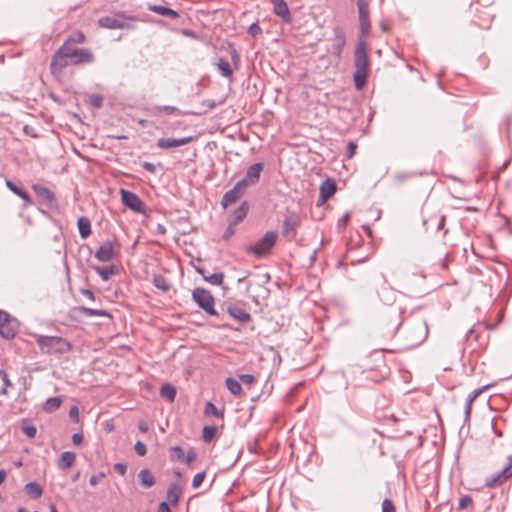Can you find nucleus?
<instances>
[{
    "label": "nucleus",
    "instance_id": "f257e3e1",
    "mask_svg": "<svg viewBox=\"0 0 512 512\" xmlns=\"http://www.w3.org/2000/svg\"><path fill=\"white\" fill-rule=\"evenodd\" d=\"M354 66V85L357 90H361L366 84L369 72V59L366 51V42L364 39H360L357 43L354 54Z\"/></svg>",
    "mask_w": 512,
    "mask_h": 512
},
{
    "label": "nucleus",
    "instance_id": "f03ea898",
    "mask_svg": "<svg viewBox=\"0 0 512 512\" xmlns=\"http://www.w3.org/2000/svg\"><path fill=\"white\" fill-rule=\"evenodd\" d=\"M36 343L44 354H65L72 348L69 341L58 336L39 335Z\"/></svg>",
    "mask_w": 512,
    "mask_h": 512
},
{
    "label": "nucleus",
    "instance_id": "7ed1b4c3",
    "mask_svg": "<svg viewBox=\"0 0 512 512\" xmlns=\"http://www.w3.org/2000/svg\"><path fill=\"white\" fill-rule=\"evenodd\" d=\"M139 18L133 15H126L123 12L114 15L104 16L99 19V25L106 29H127L134 30L137 27Z\"/></svg>",
    "mask_w": 512,
    "mask_h": 512
},
{
    "label": "nucleus",
    "instance_id": "20e7f679",
    "mask_svg": "<svg viewBox=\"0 0 512 512\" xmlns=\"http://www.w3.org/2000/svg\"><path fill=\"white\" fill-rule=\"evenodd\" d=\"M277 238L278 235L276 232L268 231L254 245H249L246 251L257 257H262L272 249Z\"/></svg>",
    "mask_w": 512,
    "mask_h": 512
},
{
    "label": "nucleus",
    "instance_id": "39448f33",
    "mask_svg": "<svg viewBox=\"0 0 512 512\" xmlns=\"http://www.w3.org/2000/svg\"><path fill=\"white\" fill-rule=\"evenodd\" d=\"M61 53L66 58H72L75 64L92 63L94 61V55L89 49L73 48L68 42L61 46Z\"/></svg>",
    "mask_w": 512,
    "mask_h": 512
},
{
    "label": "nucleus",
    "instance_id": "423d86ee",
    "mask_svg": "<svg viewBox=\"0 0 512 512\" xmlns=\"http://www.w3.org/2000/svg\"><path fill=\"white\" fill-rule=\"evenodd\" d=\"M192 299L195 303L209 315H217L214 308V297L212 294L203 288H196L192 292Z\"/></svg>",
    "mask_w": 512,
    "mask_h": 512
},
{
    "label": "nucleus",
    "instance_id": "0eeeda50",
    "mask_svg": "<svg viewBox=\"0 0 512 512\" xmlns=\"http://www.w3.org/2000/svg\"><path fill=\"white\" fill-rule=\"evenodd\" d=\"M17 321L7 312L0 310V335L5 339H12L17 333Z\"/></svg>",
    "mask_w": 512,
    "mask_h": 512
},
{
    "label": "nucleus",
    "instance_id": "6e6552de",
    "mask_svg": "<svg viewBox=\"0 0 512 512\" xmlns=\"http://www.w3.org/2000/svg\"><path fill=\"white\" fill-rule=\"evenodd\" d=\"M511 477H512V456H509L507 458V464L504 466V468L501 471L487 477L485 480V485L489 488H493V487L507 481Z\"/></svg>",
    "mask_w": 512,
    "mask_h": 512
},
{
    "label": "nucleus",
    "instance_id": "1a4fd4ad",
    "mask_svg": "<svg viewBox=\"0 0 512 512\" xmlns=\"http://www.w3.org/2000/svg\"><path fill=\"white\" fill-rule=\"evenodd\" d=\"M301 224V217L296 212L288 213L282 223V235L289 239L296 236V230Z\"/></svg>",
    "mask_w": 512,
    "mask_h": 512
},
{
    "label": "nucleus",
    "instance_id": "9d476101",
    "mask_svg": "<svg viewBox=\"0 0 512 512\" xmlns=\"http://www.w3.org/2000/svg\"><path fill=\"white\" fill-rule=\"evenodd\" d=\"M120 195L121 201L126 207L137 213L145 212L144 203L137 194L122 188Z\"/></svg>",
    "mask_w": 512,
    "mask_h": 512
},
{
    "label": "nucleus",
    "instance_id": "9b49d317",
    "mask_svg": "<svg viewBox=\"0 0 512 512\" xmlns=\"http://www.w3.org/2000/svg\"><path fill=\"white\" fill-rule=\"evenodd\" d=\"M428 325L424 320H419L413 324L409 332L411 345L417 346L421 344L428 336Z\"/></svg>",
    "mask_w": 512,
    "mask_h": 512
},
{
    "label": "nucleus",
    "instance_id": "f8f14e48",
    "mask_svg": "<svg viewBox=\"0 0 512 512\" xmlns=\"http://www.w3.org/2000/svg\"><path fill=\"white\" fill-rule=\"evenodd\" d=\"M245 190L244 182H237L232 189L223 195L221 200L222 207L226 209L231 204L236 203L244 195Z\"/></svg>",
    "mask_w": 512,
    "mask_h": 512
},
{
    "label": "nucleus",
    "instance_id": "ddd939ff",
    "mask_svg": "<svg viewBox=\"0 0 512 512\" xmlns=\"http://www.w3.org/2000/svg\"><path fill=\"white\" fill-rule=\"evenodd\" d=\"M264 163L258 162L251 165L246 172L245 177L239 182H244V187L247 188L250 185L256 184L259 179L261 172L263 171Z\"/></svg>",
    "mask_w": 512,
    "mask_h": 512
},
{
    "label": "nucleus",
    "instance_id": "4468645a",
    "mask_svg": "<svg viewBox=\"0 0 512 512\" xmlns=\"http://www.w3.org/2000/svg\"><path fill=\"white\" fill-rule=\"evenodd\" d=\"M193 137H182V138H159L156 142L158 148L163 150L177 148L190 143Z\"/></svg>",
    "mask_w": 512,
    "mask_h": 512
},
{
    "label": "nucleus",
    "instance_id": "2eb2a0df",
    "mask_svg": "<svg viewBox=\"0 0 512 512\" xmlns=\"http://www.w3.org/2000/svg\"><path fill=\"white\" fill-rule=\"evenodd\" d=\"M228 314L240 323H248L251 320L250 313L243 304H230L227 308Z\"/></svg>",
    "mask_w": 512,
    "mask_h": 512
},
{
    "label": "nucleus",
    "instance_id": "dca6fc26",
    "mask_svg": "<svg viewBox=\"0 0 512 512\" xmlns=\"http://www.w3.org/2000/svg\"><path fill=\"white\" fill-rule=\"evenodd\" d=\"M336 183L332 179H327L320 185V197L317 201V206L323 205L335 192Z\"/></svg>",
    "mask_w": 512,
    "mask_h": 512
},
{
    "label": "nucleus",
    "instance_id": "f3484780",
    "mask_svg": "<svg viewBox=\"0 0 512 512\" xmlns=\"http://www.w3.org/2000/svg\"><path fill=\"white\" fill-rule=\"evenodd\" d=\"M32 189L42 203L52 206L55 202V195L49 188L40 184H33Z\"/></svg>",
    "mask_w": 512,
    "mask_h": 512
},
{
    "label": "nucleus",
    "instance_id": "a211bd4d",
    "mask_svg": "<svg viewBox=\"0 0 512 512\" xmlns=\"http://www.w3.org/2000/svg\"><path fill=\"white\" fill-rule=\"evenodd\" d=\"M95 257L100 262H109L114 258V247L112 242L106 241L95 253Z\"/></svg>",
    "mask_w": 512,
    "mask_h": 512
},
{
    "label": "nucleus",
    "instance_id": "6ab92c4d",
    "mask_svg": "<svg viewBox=\"0 0 512 512\" xmlns=\"http://www.w3.org/2000/svg\"><path fill=\"white\" fill-rule=\"evenodd\" d=\"M274 5V13L285 23L291 22V14L287 3L284 0H271Z\"/></svg>",
    "mask_w": 512,
    "mask_h": 512
},
{
    "label": "nucleus",
    "instance_id": "aec40b11",
    "mask_svg": "<svg viewBox=\"0 0 512 512\" xmlns=\"http://www.w3.org/2000/svg\"><path fill=\"white\" fill-rule=\"evenodd\" d=\"M66 57L61 53V47L55 52L51 64L50 69L51 72L54 74L56 72H61L64 67L68 65L67 61L65 60Z\"/></svg>",
    "mask_w": 512,
    "mask_h": 512
},
{
    "label": "nucleus",
    "instance_id": "412c9836",
    "mask_svg": "<svg viewBox=\"0 0 512 512\" xmlns=\"http://www.w3.org/2000/svg\"><path fill=\"white\" fill-rule=\"evenodd\" d=\"M182 494V488L178 483H171L167 489V499L173 505H176Z\"/></svg>",
    "mask_w": 512,
    "mask_h": 512
},
{
    "label": "nucleus",
    "instance_id": "4be33fe9",
    "mask_svg": "<svg viewBox=\"0 0 512 512\" xmlns=\"http://www.w3.org/2000/svg\"><path fill=\"white\" fill-rule=\"evenodd\" d=\"M149 10L156 14H159V15L171 18V19H176L179 17V14L177 11H175L171 8L162 6V5H150Z\"/></svg>",
    "mask_w": 512,
    "mask_h": 512
},
{
    "label": "nucleus",
    "instance_id": "5701e85b",
    "mask_svg": "<svg viewBox=\"0 0 512 512\" xmlns=\"http://www.w3.org/2000/svg\"><path fill=\"white\" fill-rule=\"evenodd\" d=\"M76 454L74 452L66 451L61 454V457L58 462V467L60 469H68L72 467L75 463Z\"/></svg>",
    "mask_w": 512,
    "mask_h": 512
},
{
    "label": "nucleus",
    "instance_id": "b1692460",
    "mask_svg": "<svg viewBox=\"0 0 512 512\" xmlns=\"http://www.w3.org/2000/svg\"><path fill=\"white\" fill-rule=\"evenodd\" d=\"M249 210V205L246 201L242 202L241 205L234 210L232 214V224H238L241 221L244 220V218L247 216Z\"/></svg>",
    "mask_w": 512,
    "mask_h": 512
},
{
    "label": "nucleus",
    "instance_id": "393cba45",
    "mask_svg": "<svg viewBox=\"0 0 512 512\" xmlns=\"http://www.w3.org/2000/svg\"><path fill=\"white\" fill-rule=\"evenodd\" d=\"M138 478H139L141 485L145 488L152 487L156 482L155 477L153 476L151 471L148 469L140 470V472L138 474Z\"/></svg>",
    "mask_w": 512,
    "mask_h": 512
},
{
    "label": "nucleus",
    "instance_id": "a878e982",
    "mask_svg": "<svg viewBox=\"0 0 512 512\" xmlns=\"http://www.w3.org/2000/svg\"><path fill=\"white\" fill-rule=\"evenodd\" d=\"M24 490L32 499H38L43 494L42 487L36 482H29L25 485Z\"/></svg>",
    "mask_w": 512,
    "mask_h": 512
},
{
    "label": "nucleus",
    "instance_id": "bb28decb",
    "mask_svg": "<svg viewBox=\"0 0 512 512\" xmlns=\"http://www.w3.org/2000/svg\"><path fill=\"white\" fill-rule=\"evenodd\" d=\"M79 234L83 239H86L91 234V222L86 217H80L77 222Z\"/></svg>",
    "mask_w": 512,
    "mask_h": 512
},
{
    "label": "nucleus",
    "instance_id": "cd10ccee",
    "mask_svg": "<svg viewBox=\"0 0 512 512\" xmlns=\"http://www.w3.org/2000/svg\"><path fill=\"white\" fill-rule=\"evenodd\" d=\"M154 286L162 292H168L171 289L170 281L163 275H154L153 277Z\"/></svg>",
    "mask_w": 512,
    "mask_h": 512
},
{
    "label": "nucleus",
    "instance_id": "c85d7f7f",
    "mask_svg": "<svg viewBox=\"0 0 512 512\" xmlns=\"http://www.w3.org/2000/svg\"><path fill=\"white\" fill-rule=\"evenodd\" d=\"M381 288L383 290V295L378 292V296L380 300L384 303H388L392 300L393 292L390 288H388V282L384 275L381 276Z\"/></svg>",
    "mask_w": 512,
    "mask_h": 512
},
{
    "label": "nucleus",
    "instance_id": "c756f323",
    "mask_svg": "<svg viewBox=\"0 0 512 512\" xmlns=\"http://www.w3.org/2000/svg\"><path fill=\"white\" fill-rule=\"evenodd\" d=\"M176 388L171 384H164L160 388V396L169 402H173L176 397Z\"/></svg>",
    "mask_w": 512,
    "mask_h": 512
},
{
    "label": "nucleus",
    "instance_id": "7c9ffc66",
    "mask_svg": "<svg viewBox=\"0 0 512 512\" xmlns=\"http://www.w3.org/2000/svg\"><path fill=\"white\" fill-rule=\"evenodd\" d=\"M96 273L102 278L104 281H108L113 275H115L118 272V269L115 265H112L108 268L104 267H95L94 268Z\"/></svg>",
    "mask_w": 512,
    "mask_h": 512
},
{
    "label": "nucleus",
    "instance_id": "2f4dec72",
    "mask_svg": "<svg viewBox=\"0 0 512 512\" xmlns=\"http://www.w3.org/2000/svg\"><path fill=\"white\" fill-rule=\"evenodd\" d=\"M217 68L223 77H232L233 69L231 68L230 63L226 59L220 58L217 62Z\"/></svg>",
    "mask_w": 512,
    "mask_h": 512
},
{
    "label": "nucleus",
    "instance_id": "473e14b6",
    "mask_svg": "<svg viewBox=\"0 0 512 512\" xmlns=\"http://www.w3.org/2000/svg\"><path fill=\"white\" fill-rule=\"evenodd\" d=\"M357 7L359 13V22L370 21L368 3L365 0H357Z\"/></svg>",
    "mask_w": 512,
    "mask_h": 512
},
{
    "label": "nucleus",
    "instance_id": "72a5a7b5",
    "mask_svg": "<svg viewBox=\"0 0 512 512\" xmlns=\"http://www.w3.org/2000/svg\"><path fill=\"white\" fill-rule=\"evenodd\" d=\"M62 400L60 397H50L44 404V410L46 412H54L61 406Z\"/></svg>",
    "mask_w": 512,
    "mask_h": 512
},
{
    "label": "nucleus",
    "instance_id": "f704fd0d",
    "mask_svg": "<svg viewBox=\"0 0 512 512\" xmlns=\"http://www.w3.org/2000/svg\"><path fill=\"white\" fill-rule=\"evenodd\" d=\"M226 386L228 388V390L233 394V395H239L242 391V387H241V383L239 380L235 379V378H227L226 379Z\"/></svg>",
    "mask_w": 512,
    "mask_h": 512
},
{
    "label": "nucleus",
    "instance_id": "c9c22d12",
    "mask_svg": "<svg viewBox=\"0 0 512 512\" xmlns=\"http://www.w3.org/2000/svg\"><path fill=\"white\" fill-rule=\"evenodd\" d=\"M78 310L87 317L110 316L109 313L105 310L92 309L84 306L79 307Z\"/></svg>",
    "mask_w": 512,
    "mask_h": 512
},
{
    "label": "nucleus",
    "instance_id": "e433bc0d",
    "mask_svg": "<svg viewBox=\"0 0 512 512\" xmlns=\"http://www.w3.org/2000/svg\"><path fill=\"white\" fill-rule=\"evenodd\" d=\"M217 428L215 426H205L203 428L202 438L203 441L209 443L216 435Z\"/></svg>",
    "mask_w": 512,
    "mask_h": 512
},
{
    "label": "nucleus",
    "instance_id": "4c0bfd02",
    "mask_svg": "<svg viewBox=\"0 0 512 512\" xmlns=\"http://www.w3.org/2000/svg\"><path fill=\"white\" fill-rule=\"evenodd\" d=\"M204 280L212 285H221L224 280V274L223 273H213L209 276H204Z\"/></svg>",
    "mask_w": 512,
    "mask_h": 512
},
{
    "label": "nucleus",
    "instance_id": "58836bf2",
    "mask_svg": "<svg viewBox=\"0 0 512 512\" xmlns=\"http://www.w3.org/2000/svg\"><path fill=\"white\" fill-rule=\"evenodd\" d=\"M205 414L206 415H213L217 418H220L223 416V414L217 409V407L211 403L207 402L205 405Z\"/></svg>",
    "mask_w": 512,
    "mask_h": 512
},
{
    "label": "nucleus",
    "instance_id": "ea45409f",
    "mask_svg": "<svg viewBox=\"0 0 512 512\" xmlns=\"http://www.w3.org/2000/svg\"><path fill=\"white\" fill-rule=\"evenodd\" d=\"M0 377H1V379L3 381V384H4V386L0 390V393L2 395H7V393H8L7 392V388L10 387L12 385V383L9 380L8 374L4 370H2V369H0Z\"/></svg>",
    "mask_w": 512,
    "mask_h": 512
},
{
    "label": "nucleus",
    "instance_id": "a19ab883",
    "mask_svg": "<svg viewBox=\"0 0 512 512\" xmlns=\"http://www.w3.org/2000/svg\"><path fill=\"white\" fill-rule=\"evenodd\" d=\"M84 41H85L84 34L80 31H77V32L72 33L66 42H68V44L70 45L71 43L80 44V43H83Z\"/></svg>",
    "mask_w": 512,
    "mask_h": 512
},
{
    "label": "nucleus",
    "instance_id": "79ce46f5",
    "mask_svg": "<svg viewBox=\"0 0 512 512\" xmlns=\"http://www.w3.org/2000/svg\"><path fill=\"white\" fill-rule=\"evenodd\" d=\"M206 477V472L205 471H202V472H199L197 473L194 477H193V480H192V486L193 488H199L201 486V484L203 483L204 479Z\"/></svg>",
    "mask_w": 512,
    "mask_h": 512
},
{
    "label": "nucleus",
    "instance_id": "37998d69",
    "mask_svg": "<svg viewBox=\"0 0 512 512\" xmlns=\"http://www.w3.org/2000/svg\"><path fill=\"white\" fill-rule=\"evenodd\" d=\"M154 110L156 111V113L165 112L166 114H174L176 112H179V110L176 107L169 105L156 106Z\"/></svg>",
    "mask_w": 512,
    "mask_h": 512
},
{
    "label": "nucleus",
    "instance_id": "c03bdc74",
    "mask_svg": "<svg viewBox=\"0 0 512 512\" xmlns=\"http://www.w3.org/2000/svg\"><path fill=\"white\" fill-rule=\"evenodd\" d=\"M472 504V498L471 496L469 495H463L460 499H459V503H458V509L462 510V509H466L468 506H470Z\"/></svg>",
    "mask_w": 512,
    "mask_h": 512
},
{
    "label": "nucleus",
    "instance_id": "a18cd8bd",
    "mask_svg": "<svg viewBox=\"0 0 512 512\" xmlns=\"http://www.w3.org/2000/svg\"><path fill=\"white\" fill-rule=\"evenodd\" d=\"M170 451L172 452L173 456L178 460L182 461L184 460V451L180 446H173L170 448Z\"/></svg>",
    "mask_w": 512,
    "mask_h": 512
},
{
    "label": "nucleus",
    "instance_id": "49530a36",
    "mask_svg": "<svg viewBox=\"0 0 512 512\" xmlns=\"http://www.w3.org/2000/svg\"><path fill=\"white\" fill-rule=\"evenodd\" d=\"M22 431L29 438H34L36 436V433H37V429L33 425H24L22 427Z\"/></svg>",
    "mask_w": 512,
    "mask_h": 512
},
{
    "label": "nucleus",
    "instance_id": "de8ad7c7",
    "mask_svg": "<svg viewBox=\"0 0 512 512\" xmlns=\"http://www.w3.org/2000/svg\"><path fill=\"white\" fill-rule=\"evenodd\" d=\"M134 449L139 456H145L147 453V447L142 441H137L134 445Z\"/></svg>",
    "mask_w": 512,
    "mask_h": 512
},
{
    "label": "nucleus",
    "instance_id": "09e8293b",
    "mask_svg": "<svg viewBox=\"0 0 512 512\" xmlns=\"http://www.w3.org/2000/svg\"><path fill=\"white\" fill-rule=\"evenodd\" d=\"M197 458V454L196 452L193 450V449H190L186 455H184V460H182L183 462H185L187 465H191L192 462H194Z\"/></svg>",
    "mask_w": 512,
    "mask_h": 512
},
{
    "label": "nucleus",
    "instance_id": "8fccbe9b",
    "mask_svg": "<svg viewBox=\"0 0 512 512\" xmlns=\"http://www.w3.org/2000/svg\"><path fill=\"white\" fill-rule=\"evenodd\" d=\"M382 512H395V506L390 499H384L382 502Z\"/></svg>",
    "mask_w": 512,
    "mask_h": 512
},
{
    "label": "nucleus",
    "instance_id": "3c124183",
    "mask_svg": "<svg viewBox=\"0 0 512 512\" xmlns=\"http://www.w3.org/2000/svg\"><path fill=\"white\" fill-rule=\"evenodd\" d=\"M254 380H255V378L251 374H242L239 376L240 383L247 385V386H250L251 384H253Z\"/></svg>",
    "mask_w": 512,
    "mask_h": 512
},
{
    "label": "nucleus",
    "instance_id": "603ef678",
    "mask_svg": "<svg viewBox=\"0 0 512 512\" xmlns=\"http://www.w3.org/2000/svg\"><path fill=\"white\" fill-rule=\"evenodd\" d=\"M357 145L353 141L348 142L346 156L348 159H351L356 153Z\"/></svg>",
    "mask_w": 512,
    "mask_h": 512
},
{
    "label": "nucleus",
    "instance_id": "864d4df0",
    "mask_svg": "<svg viewBox=\"0 0 512 512\" xmlns=\"http://www.w3.org/2000/svg\"><path fill=\"white\" fill-rule=\"evenodd\" d=\"M361 37H365L370 31V21L359 22Z\"/></svg>",
    "mask_w": 512,
    "mask_h": 512
},
{
    "label": "nucleus",
    "instance_id": "5fc2aeb1",
    "mask_svg": "<svg viewBox=\"0 0 512 512\" xmlns=\"http://www.w3.org/2000/svg\"><path fill=\"white\" fill-rule=\"evenodd\" d=\"M16 195L19 196L22 200H24L27 205H31L33 203L29 194L22 188H20L19 192Z\"/></svg>",
    "mask_w": 512,
    "mask_h": 512
},
{
    "label": "nucleus",
    "instance_id": "6e6d98bb",
    "mask_svg": "<svg viewBox=\"0 0 512 512\" xmlns=\"http://www.w3.org/2000/svg\"><path fill=\"white\" fill-rule=\"evenodd\" d=\"M16 195L19 196L22 200H24L27 205H31L33 203L29 194L22 188H20L19 192Z\"/></svg>",
    "mask_w": 512,
    "mask_h": 512
},
{
    "label": "nucleus",
    "instance_id": "4d7b16f0",
    "mask_svg": "<svg viewBox=\"0 0 512 512\" xmlns=\"http://www.w3.org/2000/svg\"><path fill=\"white\" fill-rule=\"evenodd\" d=\"M16 195L19 196L22 200H24L27 205H31L33 203L29 194L22 188H20L19 192Z\"/></svg>",
    "mask_w": 512,
    "mask_h": 512
},
{
    "label": "nucleus",
    "instance_id": "13d9d810",
    "mask_svg": "<svg viewBox=\"0 0 512 512\" xmlns=\"http://www.w3.org/2000/svg\"><path fill=\"white\" fill-rule=\"evenodd\" d=\"M16 195L19 196L22 200H24L27 205H31L33 203L29 194L22 188H20L19 192Z\"/></svg>",
    "mask_w": 512,
    "mask_h": 512
},
{
    "label": "nucleus",
    "instance_id": "bf43d9fd",
    "mask_svg": "<svg viewBox=\"0 0 512 512\" xmlns=\"http://www.w3.org/2000/svg\"><path fill=\"white\" fill-rule=\"evenodd\" d=\"M16 195L19 196L22 200H24L27 205H31L33 203L29 194L22 188H20L19 192Z\"/></svg>",
    "mask_w": 512,
    "mask_h": 512
},
{
    "label": "nucleus",
    "instance_id": "052dcab7",
    "mask_svg": "<svg viewBox=\"0 0 512 512\" xmlns=\"http://www.w3.org/2000/svg\"><path fill=\"white\" fill-rule=\"evenodd\" d=\"M105 477V474L102 472V473H99L97 475H92L89 479V483L91 486H96L97 484H99V482Z\"/></svg>",
    "mask_w": 512,
    "mask_h": 512
},
{
    "label": "nucleus",
    "instance_id": "680f3d73",
    "mask_svg": "<svg viewBox=\"0 0 512 512\" xmlns=\"http://www.w3.org/2000/svg\"><path fill=\"white\" fill-rule=\"evenodd\" d=\"M236 224H232V222L230 221L229 223V226L227 227V229L225 230L224 234H223V238L225 240H228L230 237H232L235 233V230H234V226Z\"/></svg>",
    "mask_w": 512,
    "mask_h": 512
},
{
    "label": "nucleus",
    "instance_id": "e2e57ef3",
    "mask_svg": "<svg viewBox=\"0 0 512 512\" xmlns=\"http://www.w3.org/2000/svg\"><path fill=\"white\" fill-rule=\"evenodd\" d=\"M69 417L75 421L78 422L79 420V409L77 406H72L69 411Z\"/></svg>",
    "mask_w": 512,
    "mask_h": 512
},
{
    "label": "nucleus",
    "instance_id": "0e129e2a",
    "mask_svg": "<svg viewBox=\"0 0 512 512\" xmlns=\"http://www.w3.org/2000/svg\"><path fill=\"white\" fill-rule=\"evenodd\" d=\"M484 390V388H479V389H476L474 391H472L468 398H467V401L469 403H473L475 401V399L482 393V391Z\"/></svg>",
    "mask_w": 512,
    "mask_h": 512
},
{
    "label": "nucleus",
    "instance_id": "69168bd1",
    "mask_svg": "<svg viewBox=\"0 0 512 512\" xmlns=\"http://www.w3.org/2000/svg\"><path fill=\"white\" fill-rule=\"evenodd\" d=\"M6 187L15 195L19 192L20 187L16 186L11 180H6Z\"/></svg>",
    "mask_w": 512,
    "mask_h": 512
},
{
    "label": "nucleus",
    "instance_id": "338daca9",
    "mask_svg": "<svg viewBox=\"0 0 512 512\" xmlns=\"http://www.w3.org/2000/svg\"><path fill=\"white\" fill-rule=\"evenodd\" d=\"M114 469L122 476L125 475L126 471H127V466L126 464H123V463H117L115 464L114 466Z\"/></svg>",
    "mask_w": 512,
    "mask_h": 512
},
{
    "label": "nucleus",
    "instance_id": "774afa93",
    "mask_svg": "<svg viewBox=\"0 0 512 512\" xmlns=\"http://www.w3.org/2000/svg\"><path fill=\"white\" fill-rule=\"evenodd\" d=\"M102 100H103V99H102V97H101V96H99V95H93V96L91 97V103H92V105H93L94 107H97V108L101 107V105H102Z\"/></svg>",
    "mask_w": 512,
    "mask_h": 512
}]
</instances>
